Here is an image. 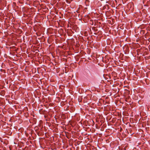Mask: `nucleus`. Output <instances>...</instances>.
<instances>
[{
    "instance_id": "f257e3e1",
    "label": "nucleus",
    "mask_w": 150,
    "mask_h": 150,
    "mask_svg": "<svg viewBox=\"0 0 150 150\" xmlns=\"http://www.w3.org/2000/svg\"><path fill=\"white\" fill-rule=\"evenodd\" d=\"M107 76V77H106V78L108 79V78H109L110 79H111V76Z\"/></svg>"
},
{
    "instance_id": "f03ea898",
    "label": "nucleus",
    "mask_w": 150,
    "mask_h": 150,
    "mask_svg": "<svg viewBox=\"0 0 150 150\" xmlns=\"http://www.w3.org/2000/svg\"><path fill=\"white\" fill-rule=\"evenodd\" d=\"M136 79H136V78H134V80H136Z\"/></svg>"
}]
</instances>
